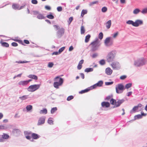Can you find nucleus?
<instances>
[{
  "mask_svg": "<svg viewBox=\"0 0 147 147\" xmlns=\"http://www.w3.org/2000/svg\"><path fill=\"white\" fill-rule=\"evenodd\" d=\"M146 62L145 59L142 57L134 60V65L136 67H140L145 65Z\"/></svg>",
  "mask_w": 147,
  "mask_h": 147,
  "instance_id": "obj_1",
  "label": "nucleus"
},
{
  "mask_svg": "<svg viewBox=\"0 0 147 147\" xmlns=\"http://www.w3.org/2000/svg\"><path fill=\"white\" fill-rule=\"evenodd\" d=\"M117 52L115 50H113L108 53L106 56L107 61L108 63L112 62L115 59Z\"/></svg>",
  "mask_w": 147,
  "mask_h": 147,
  "instance_id": "obj_2",
  "label": "nucleus"
},
{
  "mask_svg": "<svg viewBox=\"0 0 147 147\" xmlns=\"http://www.w3.org/2000/svg\"><path fill=\"white\" fill-rule=\"evenodd\" d=\"M125 101V100L124 99H122L121 100H119L117 101H116V100L112 98L111 99L110 102L111 104L114 105L112 108H115L116 107H117L120 106Z\"/></svg>",
  "mask_w": 147,
  "mask_h": 147,
  "instance_id": "obj_3",
  "label": "nucleus"
},
{
  "mask_svg": "<svg viewBox=\"0 0 147 147\" xmlns=\"http://www.w3.org/2000/svg\"><path fill=\"white\" fill-rule=\"evenodd\" d=\"M55 82L54 83V86L56 88H59V86L61 85L63 82V80L62 78H59V77L57 76L55 78Z\"/></svg>",
  "mask_w": 147,
  "mask_h": 147,
  "instance_id": "obj_4",
  "label": "nucleus"
},
{
  "mask_svg": "<svg viewBox=\"0 0 147 147\" xmlns=\"http://www.w3.org/2000/svg\"><path fill=\"white\" fill-rule=\"evenodd\" d=\"M113 40L111 37L107 38L104 41L105 46L107 47H110L113 45Z\"/></svg>",
  "mask_w": 147,
  "mask_h": 147,
  "instance_id": "obj_5",
  "label": "nucleus"
},
{
  "mask_svg": "<svg viewBox=\"0 0 147 147\" xmlns=\"http://www.w3.org/2000/svg\"><path fill=\"white\" fill-rule=\"evenodd\" d=\"M125 89L124 86L122 84H118L115 87L116 92L117 94L122 93Z\"/></svg>",
  "mask_w": 147,
  "mask_h": 147,
  "instance_id": "obj_6",
  "label": "nucleus"
},
{
  "mask_svg": "<svg viewBox=\"0 0 147 147\" xmlns=\"http://www.w3.org/2000/svg\"><path fill=\"white\" fill-rule=\"evenodd\" d=\"M91 45H92L91 50L92 51H95L97 50L99 47L100 45V44L97 40L92 42Z\"/></svg>",
  "mask_w": 147,
  "mask_h": 147,
  "instance_id": "obj_7",
  "label": "nucleus"
},
{
  "mask_svg": "<svg viewBox=\"0 0 147 147\" xmlns=\"http://www.w3.org/2000/svg\"><path fill=\"white\" fill-rule=\"evenodd\" d=\"M40 84H35L30 86L27 89L29 92H34L38 90L40 87Z\"/></svg>",
  "mask_w": 147,
  "mask_h": 147,
  "instance_id": "obj_8",
  "label": "nucleus"
},
{
  "mask_svg": "<svg viewBox=\"0 0 147 147\" xmlns=\"http://www.w3.org/2000/svg\"><path fill=\"white\" fill-rule=\"evenodd\" d=\"M111 66L113 69L115 70L119 69L121 67V66L120 63L117 61L113 62L111 64Z\"/></svg>",
  "mask_w": 147,
  "mask_h": 147,
  "instance_id": "obj_9",
  "label": "nucleus"
},
{
  "mask_svg": "<svg viewBox=\"0 0 147 147\" xmlns=\"http://www.w3.org/2000/svg\"><path fill=\"white\" fill-rule=\"evenodd\" d=\"M65 32L64 29L61 28H60L57 32V35L59 38H61L64 34Z\"/></svg>",
  "mask_w": 147,
  "mask_h": 147,
  "instance_id": "obj_10",
  "label": "nucleus"
},
{
  "mask_svg": "<svg viewBox=\"0 0 147 147\" xmlns=\"http://www.w3.org/2000/svg\"><path fill=\"white\" fill-rule=\"evenodd\" d=\"M134 27H138L143 24V21L142 20L137 19L134 22Z\"/></svg>",
  "mask_w": 147,
  "mask_h": 147,
  "instance_id": "obj_11",
  "label": "nucleus"
},
{
  "mask_svg": "<svg viewBox=\"0 0 147 147\" xmlns=\"http://www.w3.org/2000/svg\"><path fill=\"white\" fill-rule=\"evenodd\" d=\"M46 117L45 116H42L40 117L38 121L37 125H41L44 123Z\"/></svg>",
  "mask_w": 147,
  "mask_h": 147,
  "instance_id": "obj_12",
  "label": "nucleus"
},
{
  "mask_svg": "<svg viewBox=\"0 0 147 147\" xmlns=\"http://www.w3.org/2000/svg\"><path fill=\"white\" fill-rule=\"evenodd\" d=\"M103 84V82L102 81H100L97 83L91 86L90 87V88L91 89H92L96 88L97 87L101 86Z\"/></svg>",
  "mask_w": 147,
  "mask_h": 147,
  "instance_id": "obj_13",
  "label": "nucleus"
},
{
  "mask_svg": "<svg viewBox=\"0 0 147 147\" xmlns=\"http://www.w3.org/2000/svg\"><path fill=\"white\" fill-rule=\"evenodd\" d=\"M25 5L21 6L20 8L19 5L16 4H13L12 5V8L14 9L20 10L24 8Z\"/></svg>",
  "mask_w": 147,
  "mask_h": 147,
  "instance_id": "obj_14",
  "label": "nucleus"
},
{
  "mask_svg": "<svg viewBox=\"0 0 147 147\" xmlns=\"http://www.w3.org/2000/svg\"><path fill=\"white\" fill-rule=\"evenodd\" d=\"M141 115L138 114L135 115L134 117V120L141 119L142 118V116H146V114L144 113L143 112H141Z\"/></svg>",
  "mask_w": 147,
  "mask_h": 147,
  "instance_id": "obj_15",
  "label": "nucleus"
},
{
  "mask_svg": "<svg viewBox=\"0 0 147 147\" xmlns=\"http://www.w3.org/2000/svg\"><path fill=\"white\" fill-rule=\"evenodd\" d=\"M106 74L108 75H110L112 73L113 70L109 67L106 68L105 69Z\"/></svg>",
  "mask_w": 147,
  "mask_h": 147,
  "instance_id": "obj_16",
  "label": "nucleus"
},
{
  "mask_svg": "<svg viewBox=\"0 0 147 147\" xmlns=\"http://www.w3.org/2000/svg\"><path fill=\"white\" fill-rule=\"evenodd\" d=\"M110 105L109 103L108 102H103L101 103V106L103 107H109Z\"/></svg>",
  "mask_w": 147,
  "mask_h": 147,
  "instance_id": "obj_17",
  "label": "nucleus"
},
{
  "mask_svg": "<svg viewBox=\"0 0 147 147\" xmlns=\"http://www.w3.org/2000/svg\"><path fill=\"white\" fill-rule=\"evenodd\" d=\"M84 62V60L82 59L79 62L78 65L77 66V68L78 70H80L82 68V64Z\"/></svg>",
  "mask_w": 147,
  "mask_h": 147,
  "instance_id": "obj_18",
  "label": "nucleus"
},
{
  "mask_svg": "<svg viewBox=\"0 0 147 147\" xmlns=\"http://www.w3.org/2000/svg\"><path fill=\"white\" fill-rule=\"evenodd\" d=\"M32 137L34 139H37L40 137V136L35 133H33L31 135Z\"/></svg>",
  "mask_w": 147,
  "mask_h": 147,
  "instance_id": "obj_19",
  "label": "nucleus"
},
{
  "mask_svg": "<svg viewBox=\"0 0 147 147\" xmlns=\"http://www.w3.org/2000/svg\"><path fill=\"white\" fill-rule=\"evenodd\" d=\"M27 82L26 80L20 81L18 83V84L20 86H24L27 84Z\"/></svg>",
  "mask_w": 147,
  "mask_h": 147,
  "instance_id": "obj_20",
  "label": "nucleus"
},
{
  "mask_svg": "<svg viewBox=\"0 0 147 147\" xmlns=\"http://www.w3.org/2000/svg\"><path fill=\"white\" fill-rule=\"evenodd\" d=\"M1 136L2 138L3 139V140H6L8 139L9 138V136L6 134L3 133L2 135H1Z\"/></svg>",
  "mask_w": 147,
  "mask_h": 147,
  "instance_id": "obj_21",
  "label": "nucleus"
},
{
  "mask_svg": "<svg viewBox=\"0 0 147 147\" xmlns=\"http://www.w3.org/2000/svg\"><path fill=\"white\" fill-rule=\"evenodd\" d=\"M111 24V20H109L106 23V26L107 29L110 28Z\"/></svg>",
  "mask_w": 147,
  "mask_h": 147,
  "instance_id": "obj_22",
  "label": "nucleus"
},
{
  "mask_svg": "<svg viewBox=\"0 0 147 147\" xmlns=\"http://www.w3.org/2000/svg\"><path fill=\"white\" fill-rule=\"evenodd\" d=\"M28 77L30 78L34 79L35 80L38 79L37 76L34 75L30 74L28 75Z\"/></svg>",
  "mask_w": 147,
  "mask_h": 147,
  "instance_id": "obj_23",
  "label": "nucleus"
},
{
  "mask_svg": "<svg viewBox=\"0 0 147 147\" xmlns=\"http://www.w3.org/2000/svg\"><path fill=\"white\" fill-rule=\"evenodd\" d=\"M137 107L136 106H134L133 109L130 111V113H133L136 112V111L138 110Z\"/></svg>",
  "mask_w": 147,
  "mask_h": 147,
  "instance_id": "obj_24",
  "label": "nucleus"
},
{
  "mask_svg": "<svg viewBox=\"0 0 147 147\" xmlns=\"http://www.w3.org/2000/svg\"><path fill=\"white\" fill-rule=\"evenodd\" d=\"M91 88H88L87 89H86L84 90H82L81 91L79 92V93L80 94H83L89 91L90 90H91Z\"/></svg>",
  "mask_w": 147,
  "mask_h": 147,
  "instance_id": "obj_25",
  "label": "nucleus"
},
{
  "mask_svg": "<svg viewBox=\"0 0 147 147\" xmlns=\"http://www.w3.org/2000/svg\"><path fill=\"white\" fill-rule=\"evenodd\" d=\"M127 24L129 25H131L133 26H134V22L131 20H129L126 22Z\"/></svg>",
  "mask_w": 147,
  "mask_h": 147,
  "instance_id": "obj_26",
  "label": "nucleus"
},
{
  "mask_svg": "<svg viewBox=\"0 0 147 147\" xmlns=\"http://www.w3.org/2000/svg\"><path fill=\"white\" fill-rule=\"evenodd\" d=\"M28 98V95H24L19 97V98L22 100L27 99Z\"/></svg>",
  "mask_w": 147,
  "mask_h": 147,
  "instance_id": "obj_27",
  "label": "nucleus"
},
{
  "mask_svg": "<svg viewBox=\"0 0 147 147\" xmlns=\"http://www.w3.org/2000/svg\"><path fill=\"white\" fill-rule=\"evenodd\" d=\"M8 128V126L7 125H0V129H5Z\"/></svg>",
  "mask_w": 147,
  "mask_h": 147,
  "instance_id": "obj_28",
  "label": "nucleus"
},
{
  "mask_svg": "<svg viewBox=\"0 0 147 147\" xmlns=\"http://www.w3.org/2000/svg\"><path fill=\"white\" fill-rule=\"evenodd\" d=\"M37 18L38 19H44L45 18V17L43 15L40 14L39 13L38 15L37 16Z\"/></svg>",
  "mask_w": 147,
  "mask_h": 147,
  "instance_id": "obj_29",
  "label": "nucleus"
},
{
  "mask_svg": "<svg viewBox=\"0 0 147 147\" xmlns=\"http://www.w3.org/2000/svg\"><path fill=\"white\" fill-rule=\"evenodd\" d=\"M47 113V110L46 109H44L43 110H40V114H46Z\"/></svg>",
  "mask_w": 147,
  "mask_h": 147,
  "instance_id": "obj_30",
  "label": "nucleus"
},
{
  "mask_svg": "<svg viewBox=\"0 0 147 147\" xmlns=\"http://www.w3.org/2000/svg\"><path fill=\"white\" fill-rule=\"evenodd\" d=\"M0 42L2 45V46L3 47H8L9 46V44L7 43L4 42H2L1 41Z\"/></svg>",
  "mask_w": 147,
  "mask_h": 147,
  "instance_id": "obj_31",
  "label": "nucleus"
},
{
  "mask_svg": "<svg viewBox=\"0 0 147 147\" xmlns=\"http://www.w3.org/2000/svg\"><path fill=\"white\" fill-rule=\"evenodd\" d=\"M93 69L92 68H87L85 69L84 71L86 72H89L93 71Z\"/></svg>",
  "mask_w": 147,
  "mask_h": 147,
  "instance_id": "obj_32",
  "label": "nucleus"
},
{
  "mask_svg": "<svg viewBox=\"0 0 147 147\" xmlns=\"http://www.w3.org/2000/svg\"><path fill=\"white\" fill-rule=\"evenodd\" d=\"M140 11V10L139 9L136 8L133 11V13L134 14H137Z\"/></svg>",
  "mask_w": 147,
  "mask_h": 147,
  "instance_id": "obj_33",
  "label": "nucleus"
},
{
  "mask_svg": "<svg viewBox=\"0 0 147 147\" xmlns=\"http://www.w3.org/2000/svg\"><path fill=\"white\" fill-rule=\"evenodd\" d=\"M90 37V35L88 34V35H87L85 37V42L86 43L88 42L89 41Z\"/></svg>",
  "mask_w": 147,
  "mask_h": 147,
  "instance_id": "obj_34",
  "label": "nucleus"
},
{
  "mask_svg": "<svg viewBox=\"0 0 147 147\" xmlns=\"http://www.w3.org/2000/svg\"><path fill=\"white\" fill-rule=\"evenodd\" d=\"M50 14H49L46 16V17L50 19H53L54 18V17L53 15L51 14V13H50Z\"/></svg>",
  "mask_w": 147,
  "mask_h": 147,
  "instance_id": "obj_35",
  "label": "nucleus"
},
{
  "mask_svg": "<svg viewBox=\"0 0 147 147\" xmlns=\"http://www.w3.org/2000/svg\"><path fill=\"white\" fill-rule=\"evenodd\" d=\"M26 108L27 111H29L32 109V106L30 105H28L26 107Z\"/></svg>",
  "mask_w": 147,
  "mask_h": 147,
  "instance_id": "obj_36",
  "label": "nucleus"
},
{
  "mask_svg": "<svg viewBox=\"0 0 147 147\" xmlns=\"http://www.w3.org/2000/svg\"><path fill=\"white\" fill-rule=\"evenodd\" d=\"M14 133H17L16 135L19 134H20V130L17 129H14L13 131Z\"/></svg>",
  "mask_w": 147,
  "mask_h": 147,
  "instance_id": "obj_37",
  "label": "nucleus"
},
{
  "mask_svg": "<svg viewBox=\"0 0 147 147\" xmlns=\"http://www.w3.org/2000/svg\"><path fill=\"white\" fill-rule=\"evenodd\" d=\"M53 121L52 120V118H49L48 120V123L50 125H53Z\"/></svg>",
  "mask_w": 147,
  "mask_h": 147,
  "instance_id": "obj_38",
  "label": "nucleus"
},
{
  "mask_svg": "<svg viewBox=\"0 0 147 147\" xmlns=\"http://www.w3.org/2000/svg\"><path fill=\"white\" fill-rule=\"evenodd\" d=\"M87 12V10L84 9L82 10L81 12V16L82 17H83L84 15L85 14H86Z\"/></svg>",
  "mask_w": 147,
  "mask_h": 147,
  "instance_id": "obj_39",
  "label": "nucleus"
},
{
  "mask_svg": "<svg viewBox=\"0 0 147 147\" xmlns=\"http://www.w3.org/2000/svg\"><path fill=\"white\" fill-rule=\"evenodd\" d=\"M57 110V108L56 107H53L51 109V114L54 113Z\"/></svg>",
  "mask_w": 147,
  "mask_h": 147,
  "instance_id": "obj_40",
  "label": "nucleus"
},
{
  "mask_svg": "<svg viewBox=\"0 0 147 147\" xmlns=\"http://www.w3.org/2000/svg\"><path fill=\"white\" fill-rule=\"evenodd\" d=\"M99 64L102 65H104L105 64V61L104 59H102L100 60L99 61Z\"/></svg>",
  "mask_w": 147,
  "mask_h": 147,
  "instance_id": "obj_41",
  "label": "nucleus"
},
{
  "mask_svg": "<svg viewBox=\"0 0 147 147\" xmlns=\"http://www.w3.org/2000/svg\"><path fill=\"white\" fill-rule=\"evenodd\" d=\"M29 61H16V63H26L29 62Z\"/></svg>",
  "mask_w": 147,
  "mask_h": 147,
  "instance_id": "obj_42",
  "label": "nucleus"
},
{
  "mask_svg": "<svg viewBox=\"0 0 147 147\" xmlns=\"http://www.w3.org/2000/svg\"><path fill=\"white\" fill-rule=\"evenodd\" d=\"M132 84L131 83H129L127 84L125 86V88H126L127 89H128L131 86Z\"/></svg>",
  "mask_w": 147,
  "mask_h": 147,
  "instance_id": "obj_43",
  "label": "nucleus"
},
{
  "mask_svg": "<svg viewBox=\"0 0 147 147\" xmlns=\"http://www.w3.org/2000/svg\"><path fill=\"white\" fill-rule=\"evenodd\" d=\"M85 32V30L83 26H82L81 28V34H84Z\"/></svg>",
  "mask_w": 147,
  "mask_h": 147,
  "instance_id": "obj_44",
  "label": "nucleus"
},
{
  "mask_svg": "<svg viewBox=\"0 0 147 147\" xmlns=\"http://www.w3.org/2000/svg\"><path fill=\"white\" fill-rule=\"evenodd\" d=\"M103 34L102 32H100L98 35V37L100 40H102L103 38Z\"/></svg>",
  "mask_w": 147,
  "mask_h": 147,
  "instance_id": "obj_45",
  "label": "nucleus"
},
{
  "mask_svg": "<svg viewBox=\"0 0 147 147\" xmlns=\"http://www.w3.org/2000/svg\"><path fill=\"white\" fill-rule=\"evenodd\" d=\"M54 65V64L52 62H49L48 65V67L51 68Z\"/></svg>",
  "mask_w": 147,
  "mask_h": 147,
  "instance_id": "obj_46",
  "label": "nucleus"
},
{
  "mask_svg": "<svg viewBox=\"0 0 147 147\" xmlns=\"http://www.w3.org/2000/svg\"><path fill=\"white\" fill-rule=\"evenodd\" d=\"M141 12L144 14L147 13V8L143 9L141 11Z\"/></svg>",
  "mask_w": 147,
  "mask_h": 147,
  "instance_id": "obj_47",
  "label": "nucleus"
},
{
  "mask_svg": "<svg viewBox=\"0 0 147 147\" xmlns=\"http://www.w3.org/2000/svg\"><path fill=\"white\" fill-rule=\"evenodd\" d=\"M74 98V96H70L67 97V101H70Z\"/></svg>",
  "mask_w": 147,
  "mask_h": 147,
  "instance_id": "obj_48",
  "label": "nucleus"
},
{
  "mask_svg": "<svg viewBox=\"0 0 147 147\" xmlns=\"http://www.w3.org/2000/svg\"><path fill=\"white\" fill-rule=\"evenodd\" d=\"M101 10L102 12H105L107 10V7H104L102 8Z\"/></svg>",
  "mask_w": 147,
  "mask_h": 147,
  "instance_id": "obj_49",
  "label": "nucleus"
},
{
  "mask_svg": "<svg viewBox=\"0 0 147 147\" xmlns=\"http://www.w3.org/2000/svg\"><path fill=\"white\" fill-rule=\"evenodd\" d=\"M65 47H63L60 48L59 50V54L61 53L65 49Z\"/></svg>",
  "mask_w": 147,
  "mask_h": 147,
  "instance_id": "obj_50",
  "label": "nucleus"
},
{
  "mask_svg": "<svg viewBox=\"0 0 147 147\" xmlns=\"http://www.w3.org/2000/svg\"><path fill=\"white\" fill-rule=\"evenodd\" d=\"M98 56V54L97 53H94L92 55V58H96Z\"/></svg>",
  "mask_w": 147,
  "mask_h": 147,
  "instance_id": "obj_51",
  "label": "nucleus"
},
{
  "mask_svg": "<svg viewBox=\"0 0 147 147\" xmlns=\"http://www.w3.org/2000/svg\"><path fill=\"white\" fill-rule=\"evenodd\" d=\"M73 20V18L72 17H70L69 18V20H68L67 22L69 24H70L72 22V21Z\"/></svg>",
  "mask_w": 147,
  "mask_h": 147,
  "instance_id": "obj_52",
  "label": "nucleus"
},
{
  "mask_svg": "<svg viewBox=\"0 0 147 147\" xmlns=\"http://www.w3.org/2000/svg\"><path fill=\"white\" fill-rule=\"evenodd\" d=\"M113 82H105V84L106 85H109L113 84Z\"/></svg>",
  "mask_w": 147,
  "mask_h": 147,
  "instance_id": "obj_53",
  "label": "nucleus"
},
{
  "mask_svg": "<svg viewBox=\"0 0 147 147\" xmlns=\"http://www.w3.org/2000/svg\"><path fill=\"white\" fill-rule=\"evenodd\" d=\"M98 1H94L93 2H92L91 3H90V6H92L94 4H96L97 3H98Z\"/></svg>",
  "mask_w": 147,
  "mask_h": 147,
  "instance_id": "obj_54",
  "label": "nucleus"
},
{
  "mask_svg": "<svg viewBox=\"0 0 147 147\" xmlns=\"http://www.w3.org/2000/svg\"><path fill=\"white\" fill-rule=\"evenodd\" d=\"M127 77V76L125 75H123L121 76L120 77V79L121 80H123L126 78Z\"/></svg>",
  "mask_w": 147,
  "mask_h": 147,
  "instance_id": "obj_55",
  "label": "nucleus"
},
{
  "mask_svg": "<svg viewBox=\"0 0 147 147\" xmlns=\"http://www.w3.org/2000/svg\"><path fill=\"white\" fill-rule=\"evenodd\" d=\"M32 3L34 4H36L38 3V1L37 0H32Z\"/></svg>",
  "mask_w": 147,
  "mask_h": 147,
  "instance_id": "obj_56",
  "label": "nucleus"
},
{
  "mask_svg": "<svg viewBox=\"0 0 147 147\" xmlns=\"http://www.w3.org/2000/svg\"><path fill=\"white\" fill-rule=\"evenodd\" d=\"M57 10L58 11H61L62 10V7H58L57 8Z\"/></svg>",
  "mask_w": 147,
  "mask_h": 147,
  "instance_id": "obj_57",
  "label": "nucleus"
},
{
  "mask_svg": "<svg viewBox=\"0 0 147 147\" xmlns=\"http://www.w3.org/2000/svg\"><path fill=\"white\" fill-rule=\"evenodd\" d=\"M11 45L14 47H16L18 46V44L16 42H13L12 43Z\"/></svg>",
  "mask_w": 147,
  "mask_h": 147,
  "instance_id": "obj_58",
  "label": "nucleus"
},
{
  "mask_svg": "<svg viewBox=\"0 0 147 147\" xmlns=\"http://www.w3.org/2000/svg\"><path fill=\"white\" fill-rule=\"evenodd\" d=\"M118 34V32H117L113 34V37L114 38H115L117 36Z\"/></svg>",
  "mask_w": 147,
  "mask_h": 147,
  "instance_id": "obj_59",
  "label": "nucleus"
},
{
  "mask_svg": "<svg viewBox=\"0 0 147 147\" xmlns=\"http://www.w3.org/2000/svg\"><path fill=\"white\" fill-rule=\"evenodd\" d=\"M33 14L35 15L38 14L39 13V12L37 11H33Z\"/></svg>",
  "mask_w": 147,
  "mask_h": 147,
  "instance_id": "obj_60",
  "label": "nucleus"
},
{
  "mask_svg": "<svg viewBox=\"0 0 147 147\" xmlns=\"http://www.w3.org/2000/svg\"><path fill=\"white\" fill-rule=\"evenodd\" d=\"M5 141V140H3V139L2 138L1 135H0V142H4Z\"/></svg>",
  "mask_w": 147,
  "mask_h": 147,
  "instance_id": "obj_61",
  "label": "nucleus"
},
{
  "mask_svg": "<svg viewBox=\"0 0 147 147\" xmlns=\"http://www.w3.org/2000/svg\"><path fill=\"white\" fill-rule=\"evenodd\" d=\"M45 8L46 9L48 10H50L51 9V7L50 6L47 5L45 6Z\"/></svg>",
  "mask_w": 147,
  "mask_h": 147,
  "instance_id": "obj_62",
  "label": "nucleus"
},
{
  "mask_svg": "<svg viewBox=\"0 0 147 147\" xmlns=\"http://www.w3.org/2000/svg\"><path fill=\"white\" fill-rule=\"evenodd\" d=\"M74 49V48L72 46H71L69 48V51H72Z\"/></svg>",
  "mask_w": 147,
  "mask_h": 147,
  "instance_id": "obj_63",
  "label": "nucleus"
},
{
  "mask_svg": "<svg viewBox=\"0 0 147 147\" xmlns=\"http://www.w3.org/2000/svg\"><path fill=\"white\" fill-rule=\"evenodd\" d=\"M26 138L27 139L29 140H30L31 139V137L29 136H26Z\"/></svg>",
  "mask_w": 147,
  "mask_h": 147,
  "instance_id": "obj_64",
  "label": "nucleus"
}]
</instances>
